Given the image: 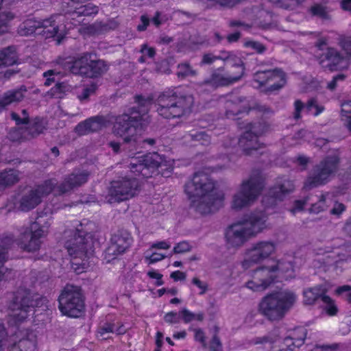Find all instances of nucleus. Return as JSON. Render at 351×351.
Listing matches in <instances>:
<instances>
[{
  "mask_svg": "<svg viewBox=\"0 0 351 351\" xmlns=\"http://www.w3.org/2000/svg\"><path fill=\"white\" fill-rule=\"evenodd\" d=\"M46 301L38 295H32L29 291H18L15 301L12 304L8 323L10 326H17L34 313V306H39Z\"/></svg>",
  "mask_w": 351,
  "mask_h": 351,
  "instance_id": "12",
  "label": "nucleus"
},
{
  "mask_svg": "<svg viewBox=\"0 0 351 351\" xmlns=\"http://www.w3.org/2000/svg\"><path fill=\"white\" fill-rule=\"evenodd\" d=\"M66 86L63 84H57L56 86L52 88L48 93L51 97H60L61 94L65 91Z\"/></svg>",
  "mask_w": 351,
  "mask_h": 351,
  "instance_id": "54",
  "label": "nucleus"
},
{
  "mask_svg": "<svg viewBox=\"0 0 351 351\" xmlns=\"http://www.w3.org/2000/svg\"><path fill=\"white\" fill-rule=\"evenodd\" d=\"M291 259V257H286L275 262L274 265L254 270L251 279L245 283L246 287L253 291H263L275 282L294 278L295 269Z\"/></svg>",
  "mask_w": 351,
  "mask_h": 351,
  "instance_id": "7",
  "label": "nucleus"
},
{
  "mask_svg": "<svg viewBox=\"0 0 351 351\" xmlns=\"http://www.w3.org/2000/svg\"><path fill=\"white\" fill-rule=\"evenodd\" d=\"M89 122L90 121L86 119V121L80 123L75 128L76 133L79 135H85L91 132Z\"/></svg>",
  "mask_w": 351,
  "mask_h": 351,
  "instance_id": "46",
  "label": "nucleus"
},
{
  "mask_svg": "<svg viewBox=\"0 0 351 351\" xmlns=\"http://www.w3.org/2000/svg\"><path fill=\"white\" fill-rule=\"evenodd\" d=\"M328 195H323L318 199L317 202L313 203L310 208V212L313 213H319L324 210L326 207V199Z\"/></svg>",
  "mask_w": 351,
  "mask_h": 351,
  "instance_id": "41",
  "label": "nucleus"
},
{
  "mask_svg": "<svg viewBox=\"0 0 351 351\" xmlns=\"http://www.w3.org/2000/svg\"><path fill=\"white\" fill-rule=\"evenodd\" d=\"M71 27V25L65 24L64 16L56 15L45 20L27 19L19 26L18 32L21 36H27L43 28L46 37H54L60 44Z\"/></svg>",
  "mask_w": 351,
  "mask_h": 351,
  "instance_id": "9",
  "label": "nucleus"
},
{
  "mask_svg": "<svg viewBox=\"0 0 351 351\" xmlns=\"http://www.w3.org/2000/svg\"><path fill=\"white\" fill-rule=\"evenodd\" d=\"M173 160H167L157 153L131 157L129 169L136 177L130 178L131 176H128L112 182L106 201L112 204L132 198L139 191L141 178H149L156 173L168 177L173 169Z\"/></svg>",
  "mask_w": 351,
  "mask_h": 351,
  "instance_id": "1",
  "label": "nucleus"
},
{
  "mask_svg": "<svg viewBox=\"0 0 351 351\" xmlns=\"http://www.w3.org/2000/svg\"><path fill=\"white\" fill-rule=\"evenodd\" d=\"M152 99L143 98L141 96L136 97V106L131 108L128 113H124L117 117L112 116L93 117L88 119L91 132H97L107 127L109 122H114L113 133L123 138L126 141H132V138L138 130H141L143 122L146 120V114L152 104Z\"/></svg>",
  "mask_w": 351,
  "mask_h": 351,
  "instance_id": "2",
  "label": "nucleus"
},
{
  "mask_svg": "<svg viewBox=\"0 0 351 351\" xmlns=\"http://www.w3.org/2000/svg\"><path fill=\"white\" fill-rule=\"evenodd\" d=\"M141 53L142 56L139 58V62H145L147 58H152L155 55V51L152 47H148L146 45H142L141 49Z\"/></svg>",
  "mask_w": 351,
  "mask_h": 351,
  "instance_id": "44",
  "label": "nucleus"
},
{
  "mask_svg": "<svg viewBox=\"0 0 351 351\" xmlns=\"http://www.w3.org/2000/svg\"><path fill=\"white\" fill-rule=\"evenodd\" d=\"M180 313H177L174 311H171L166 313L164 316L165 321L170 324H178L180 321Z\"/></svg>",
  "mask_w": 351,
  "mask_h": 351,
  "instance_id": "49",
  "label": "nucleus"
},
{
  "mask_svg": "<svg viewBox=\"0 0 351 351\" xmlns=\"http://www.w3.org/2000/svg\"><path fill=\"white\" fill-rule=\"evenodd\" d=\"M185 141L191 139L193 141L199 142L200 144L206 145L210 143V139L208 134L203 131L194 132L184 136Z\"/></svg>",
  "mask_w": 351,
  "mask_h": 351,
  "instance_id": "38",
  "label": "nucleus"
},
{
  "mask_svg": "<svg viewBox=\"0 0 351 351\" xmlns=\"http://www.w3.org/2000/svg\"><path fill=\"white\" fill-rule=\"evenodd\" d=\"M213 171V167H206L195 173L185 185L191 206L202 215L215 212L223 205L224 195L215 189V182L208 175Z\"/></svg>",
  "mask_w": 351,
  "mask_h": 351,
  "instance_id": "3",
  "label": "nucleus"
},
{
  "mask_svg": "<svg viewBox=\"0 0 351 351\" xmlns=\"http://www.w3.org/2000/svg\"><path fill=\"white\" fill-rule=\"evenodd\" d=\"M171 247V243L168 241H156L152 244L151 248L152 249H161V250H168Z\"/></svg>",
  "mask_w": 351,
  "mask_h": 351,
  "instance_id": "60",
  "label": "nucleus"
},
{
  "mask_svg": "<svg viewBox=\"0 0 351 351\" xmlns=\"http://www.w3.org/2000/svg\"><path fill=\"white\" fill-rule=\"evenodd\" d=\"M97 88L95 83H91L75 90L77 97L81 101L87 100L90 96L93 95Z\"/></svg>",
  "mask_w": 351,
  "mask_h": 351,
  "instance_id": "35",
  "label": "nucleus"
},
{
  "mask_svg": "<svg viewBox=\"0 0 351 351\" xmlns=\"http://www.w3.org/2000/svg\"><path fill=\"white\" fill-rule=\"evenodd\" d=\"M189 330H193L194 332L195 340L200 342L203 346L206 345V339L204 331L200 328H189Z\"/></svg>",
  "mask_w": 351,
  "mask_h": 351,
  "instance_id": "57",
  "label": "nucleus"
},
{
  "mask_svg": "<svg viewBox=\"0 0 351 351\" xmlns=\"http://www.w3.org/2000/svg\"><path fill=\"white\" fill-rule=\"evenodd\" d=\"M64 68L73 74L94 78L106 73L108 66L104 60H93L92 55L86 53L75 58L69 57Z\"/></svg>",
  "mask_w": 351,
  "mask_h": 351,
  "instance_id": "11",
  "label": "nucleus"
},
{
  "mask_svg": "<svg viewBox=\"0 0 351 351\" xmlns=\"http://www.w3.org/2000/svg\"><path fill=\"white\" fill-rule=\"evenodd\" d=\"M286 84L285 73L280 69L258 71L254 77L253 86L261 88L267 86V90L273 91L283 87Z\"/></svg>",
  "mask_w": 351,
  "mask_h": 351,
  "instance_id": "20",
  "label": "nucleus"
},
{
  "mask_svg": "<svg viewBox=\"0 0 351 351\" xmlns=\"http://www.w3.org/2000/svg\"><path fill=\"white\" fill-rule=\"evenodd\" d=\"M341 117L346 122L347 128L351 131V101L342 104Z\"/></svg>",
  "mask_w": 351,
  "mask_h": 351,
  "instance_id": "40",
  "label": "nucleus"
},
{
  "mask_svg": "<svg viewBox=\"0 0 351 351\" xmlns=\"http://www.w3.org/2000/svg\"><path fill=\"white\" fill-rule=\"evenodd\" d=\"M263 188L259 177L250 176L244 180L233 195L231 207L236 210L251 206L254 204Z\"/></svg>",
  "mask_w": 351,
  "mask_h": 351,
  "instance_id": "13",
  "label": "nucleus"
},
{
  "mask_svg": "<svg viewBox=\"0 0 351 351\" xmlns=\"http://www.w3.org/2000/svg\"><path fill=\"white\" fill-rule=\"evenodd\" d=\"M51 224L50 218L37 217L22 234L21 247L27 252L38 250L43 243L42 239L47 235Z\"/></svg>",
  "mask_w": 351,
  "mask_h": 351,
  "instance_id": "16",
  "label": "nucleus"
},
{
  "mask_svg": "<svg viewBox=\"0 0 351 351\" xmlns=\"http://www.w3.org/2000/svg\"><path fill=\"white\" fill-rule=\"evenodd\" d=\"M297 301L296 294L288 289L272 291L258 304V311L271 321L282 319Z\"/></svg>",
  "mask_w": 351,
  "mask_h": 351,
  "instance_id": "8",
  "label": "nucleus"
},
{
  "mask_svg": "<svg viewBox=\"0 0 351 351\" xmlns=\"http://www.w3.org/2000/svg\"><path fill=\"white\" fill-rule=\"evenodd\" d=\"M59 309L61 313L71 317H80L84 309V303L80 289L67 285L59 297Z\"/></svg>",
  "mask_w": 351,
  "mask_h": 351,
  "instance_id": "17",
  "label": "nucleus"
},
{
  "mask_svg": "<svg viewBox=\"0 0 351 351\" xmlns=\"http://www.w3.org/2000/svg\"><path fill=\"white\" fill-rule=\"evenodd\" d=\"M178 75L180 77L193 76L196 74L188 64H180L178 65Z\"/></svg>",
  "mask_w": 351,
  "mask_h": 351,
  "instance_id": "45",
  "label": "nucleus"
},
{
  "mask_svg": "<svg viewBox=\"0 0 351 351\" xmlns=\"http://www.w3.org/2000/svg\"><path fill=\"white\" fill-rule=\"evenodd\" d=\"M14 336L19 339L11 346L9 351H38L36 335L33 332L20 330Z\"/></svg>",
  "mask_w": 351,
  "mask_h": 351,
  "instance_id": "25",
  "label": "nucleus"
},
{
  "mask_svg": "<svg viewBox=\"0 0 351 351\" xmlns=\"http://www.w3.org/2000/svg\"><path fill=\"white\" fill-rule=\"evenodd\" d=\"M275 251L276 245L271 241H261L252 243L245 253L242 262L243 267L248 269L254 264L264 261Z\"/></svg>",
  "mask_w": 351,
  "mask_h": 351,
  "instance_id": "19",
  "label": "nucleus"
},
{
  "mask_svg": "<svg viewBox=\"0 0 351 351\" xmlns=\"http://www.w3.org/2000/svg\"><path fill=\"white\" fill-rule=\"evenodd\" d=\"M71 6L73 7V10L71 13L72 19H74L75 17L96 14L99 10L98 7L93 3H88L80 6H74L73 5Z\"/></svg>",
  "mask_w": 351,
  "mask_h": 351,
  "instance_id": "34",
  "label": "nucleus"
},
{
  "mask_svg": "<svg viewBox=\"0 0 351 351\" xmlns=\"http://www.w3.org/2000/svg\"><path fill=\"white\" fill-rule=\"evenodd\" d=\"M345 210V206L341 203H336L331 210L332 215H339Z\"/></svg>",
  "mask_w": 351,
  "mask_h": 351,
  "instance_id": "63",
  "label": "nucleus"
},
{
  "mask_svg": "<svg viewBox=\"0 0 351 351\" xmlns=\"http://www.w3.org/2000/svg\"><path fill=\"white\" fill-rule=\"evenodd\" d=\"M210 348L213 351H221V345L219 339L217 337H214L210 344Z\"/></svg>",
  "mask_w": 351,
  "mask_h": 351,
  "instance_id": "64",
  "label": "nucleus"
},
{
  "mask_svg": "<svg viewBox=\"0 0 351 351\" xmlns=\"http://www.w3.org/2000/svg\"><path fill=\"white\" fill-rule=\"evenodd\" d=\"M86 230L84 223L74 221L71 228L64 232L67 238L65 247L71 258V267L77 274L86 271L90 266L88 260L93 241Z\"/></svg>",
  "mask_w": 351,
  "mask_h": 351,
  "instance_id": "5",
  "label": "nucleus"
},
{
  "mask_svg": "<svg viewBox=\"0 0 351 351\" xmlns=\"http://www.w3.org/2000/svg\"><path fill=\"white\" fill-rule=\"evenodd\" d=\"M88 173L85 171H77L71 174L64 182L57 189H53L56 180H49L36 188H27L16 198L15 208L21 211H29L36 207L45 195L53 190L63 193L73 187L85 183L88 180Z\"/></svg>",
  "mask_w": 351,
  "mask_h": 351,
  "instance_id": "4",
  "label": "nucleus"
},
{
  "mask_svg": "<svg viewBox=\"0 0 351 351\" xmlns=\"http://www.w3.org/2000/svg\"><path fill=\"white\" fill-rule=\"evenodd\" d=\"M222 164L218 166L219 169L229 167L233 162H235V156L232 154H228L221 158Z\"/></svg>",
  "mask_w": 351,
  "mask_h": 351,
  "instance_id": "53",
  "label": "nucleus"
},
{
  "mask_svg": "<svg viewBox=\"0 0 351 351\" xmlns=\"http://www.w3.org/2000/svg\"><path fill=\"white\" fill-rule=\"evenodd\" d=\"M297 332L300 335L299 338L287 337L274 342L265 339L264 348L271 349V351H295L296 348L300 347L304 343L306 337L305 329L300 328Z\"/></svg>",
  "mask_w": 351,
  "mask_h": 351,
  "instance_id": "22",
  "label": "nucleus"
},
{
  "mask_svg": "<svg viewBox=\"0 0 351 351\" xmlns=\"http://www.w3.org/2000/svg\"><path fill=\"white\" fill-rule=\"evenodd\" d=\"M21 179V173L16 169H8L0 173V191L17 183Z\"/></svg>",
  "mask_w": 351,
  "mask_h": 351,
  "instance_id": "32",
  "label": "nucleus"
},
{
  "mask_svg": "<svg viewBox=\"0 0 351 351\" xmlns=\"http://www.w3.org/2000/svg\"><path fill=\"white\" fill-rule=\"evenodd\" d=\"M326 291L322 286H316L306 289L303 291L304 303L306 305H313L318 298L325 295Z\"/></svg>",
  "mask_w": 351,
  "mask_h": 351,
  "instance_id": "33",
  "label": "nucleus"
},
{
  "mask_svg": "<svg viewBox=\"0 0 351 351\" xmlns=\"http://www.w3.org/2000/svg\"><path fill=\"white\" fill-rule=\"evenodd\" d=\"M269 228L266 211L256 210L230 225L226 231V239L229 246L239 247Z\"/></svg>",
  "mask_w": 351,
  "mask_h": 351,
  "instance_id": "6",
  "label": "nucleus"
},
{
  "mask_svg": "<svg viewBox=\"0 0 351 351\" xmlns=\"http://www.w3.org/2000/svg\"><path fill=\"white\" fill-rule=\"evenodd\" d=\"M12 119L16 121L17 125L21 123H27L28 114L25 110L22 111V117H20L16 113L12 112L11 114Z\"/></svg>",
  "mask_w": 351,
  "mask_h": 351,
  "instance_id": "55",
  "label": "nucleus"
},
{
  "mask_svg": "<svg viewBox=\"0 0 351 351\" xmlns=\"http://www.w3.org/2000/svg\"><path fill=\"white\" fill-rule=\"evenodd\" d=\"M323 302V309L329 316H334L338 312V308L335 302L328 295H323L322 297Z\"/></svg>",
  "mask_w": 351,
  "mask_h": 351,
  "instance_id": "37",
  "label": "nucleus"
},
{
  "mask_svg": "<svg viewBox=\"0 0 351 351\" xmlns=\"http://www.w3.org/2000/svg\"><path fill=\"white\" fill-rule=\"evenodd\" d=\"M267 130V126L265 124L248 123L245 132L239 140L228 138L224 140L223 147L228 151L238 144L245 154H251L253 150H257L261 147L258 136L265 134Z\"/></svg>",
  "mask_w": 351,
  "mask_h": 351,
  "instance_id": "15",
  "label": "nucleus"
},
{
  "mask_svg": "<svg viewBox=\"0 0 351 351\" xmlns=\"http://www.w3.org/2000/svg\"><path fill=\"white\" fill-rule=\"evenodd\" d=\"M230 65L227 72L223 69L215 71L210 80H206L202 84L206 90L213 89L219 86H226L238 81L244 74V66L242 60L237 56H232L227 61Z\"/></svg>",
  "mask_w": 351,
  "mask_h": 351,
  "instance_id": "14",
  "label": "nucleus"
},
{
  "mask_svg": "<svg viewBox=\"0 0 351 351\" xmlns=\"http://www.w3.org/2000/svg\"><path fill=\"white\" fill-rule=\"evenodd\" d=\"M147 275L149 278L156 280V285L157 286L163 285V281L162 280V275L157 271L154 269L150 270L147 272Z\"/></svg>",
  "mask_w": 351,
  "mask_h": 351,
  "instance_id": "59",
  "label": "nucleus"
},
{
  "mask_svg": "<svg viewBox=\"0 0 351 351\" xmlns=\"http://www.w3.org/2000/svg\"><path fill=\"white\" fill-rule=\"evenodd\" d=\"M243 46L258 53H262L265 51V47L261 43L252 40H245Z\"/></svg>",
  "mask_w": 351,
  "mask_h": 351,
  "instance_id": "42",
  "label": "nucleus"
},
{
  "mask_svg": "<svg viewBox=\"0 0 351 351\" xmlns=\"http://www.w3.org/2000/svg\"><path fill=\"white\" fill-rule=\"evenodd\" d=\"M232 56H236L234 53L223 51L219 56H214L212 53H207L204 55L201 64H210L217 60H222L223 61H228L230 60Z\"/></svg>",
  "mask_w": 351,
  "mask_h": 351,
  "instance_id": "36",
  "label": "nucleus"
},
{
  "mask_svg": "<svg viewBox=\"0 0 351 351\" xmlns=\"http://www.w3.org/2000/svg\"><path fill=\"white\" fill-rule=\"evenodd\" d=\"M339 45L342 49L347 53L349 59L351 60V38L342 37L339 40Z\"/></svg>",
  "mask_w": 351,
  "mask_h": 351,
  "instance_id": "50",
  "label": "nucleus"
},
{
  "mask_svg": "<svg viewBox=\"0 0 351 351\" xmlns=\"http://www.w3.org/2000/svg\"><path fill=\"white\" fill-rule=\"evenodd\" d=\"M306 204L307 199L296 200L294 202L293 208H291L289 210L293 215H295L296 213L302 211L303 210L304 206Z\"/></svg>",
  "mask_w": 351,
  "mask_h": 351,
  "instance_id": "56",
  "label": "nucleus"
},
{
  "mask_svg": "<svg viewBox=\"0 0 351 351\" xmlns=\"http://www.w3.org/2000/svg\"><path fill=\"white\" fill-rule=\"evenodd\" d=\"M45 129L43 121L37 120L25 128L12 130L8 134L12 141H21L31 139L41 134Z\"/></svg>",
  "mask_w": 351,
  "mask_h": 351,
  "instance_id": "24",
  "label": "nucleus"
},
{
  "mask_svg": "<svg viewBox=\"0 0 351 351\" xmlns=\"http://www.w3.org/2000/svg\"><path fill=\"white\" fill-rule=\"evenodd\" d=\"M132 238L128 232L114 234L111 239V243L104 254V260L110 263L118 256L123 254L132 245Z\"/></svg>",
  "mask_w": 351,
  "mask_h": 351,
  "instance_id": "21",
  "label": "nucleus"
},
{
  "mask_svg": "<svg viewBox=\"0 0 351 351\" xmlns=\"http://www.w3.org/2000/svg\"><path fill=\"white\" fill-rule=\"evenodd\" d=\"M191 249V244L187 241H182L177 243L173 247L175 254H182L189 252Z\"/></svg>",
  "mask_w": 351,
  "mask_h": 351,
  "instance_id": "47",
  "label": "nucleus"
},
{
  "mask_svg": "<svg viewBox=\"0 0 351 351\" xmlns=\"http://www.w3.org/2000/svg\"><path fill=\"white\" fill-rule=\"evenodd\" d=\"M337 295H343L346 299L351 302V287L349 285H343L339 287L336 290Z\"/></svg>",
  "mask_w": 351,
  "mask_h": 351,
  "instance_id": "52",
  "label": "nucleus"
},
{
  "mask_svg": "<svg viewBox=\"0 0 351 351\" xmlns=\"http://www.w3.org/2000/svg\"><path fill=\"white\" fill-rule=\"evenodd\" d=\"M8 66H1L0 67V79H9L16 72L13 69H7Z\"/></svg>",
  "mask_w": 351,
  "mask_h": 351,
  "instance_id": "58",
  "label": "nucleus"
},
{
  "mask_svg": "<svg viewBox=\"0 0 351 351\" xmlns=\"http://www.w3.org/2000/svg\"><path fill=\"white\" fill-rule=\"evenodd\" d=\"M26 92L24 86L16 90H8L4 94L0 95V112L3 110L8 106L21 101Z\"/></svg>",
  "mask_w": 351,
  "mask_h": 351,
  "instance_id": "29",
  "label": "nucleus"
},
{
  "mask_svg": "<svg viewBox=\"0 0 351 351\" xmlns=\"http://www.w3.org/2000/svg\"><path fill=\"white\" fill-rule=\"evenodd\" d=\"M324 110V107L318 103L315 99H311L304 105L300 100L294 102L293 117L298 120L301 118V112H306L315 117L319 115Z\"/></svg>",
  "mask_w": 351,
  "mask_h": 351,
  "instance_id": "28",
  "label": "nucleus"
},
{
  "mask_svg": "<svg viewBox=\"0 0 351 351\" xmlns=\"http://www.w3.org/2000/svg\"><path fill=\"white\" fill-rule=\"evenodd\" d=\"M294 189L293 183L287 179H280L277 181V184L269 191V196L271 199V202H269L267 197H265L263 199V203L268 206V204H274L277 200H281L282 197L287 193L292 192Z\"/></svg>",
  "mask_w": 351,
  "mask_h": 351,
  "instance_id": "27",
  "label": "nucleus"
},
{
  "mask_svg": "<svg viewBox=\"0 0 351 351\" xmlns=\"http://www.w3.org/2000/svg\"><path fill=\"white\" fill-rule=\"evenodd\" d=\"M165 258V255H164L161 253L153 252L150 255L147 254L145 256V262L148 265H151V264L155 263L156 262H158L160 261H162Z\"/></svg>",
  "mask_w": 351,
  "mask_h": 351,
  "instance_id": "51",
  "label": "nucleus"
},
{
  "mask_svg": "<svg viewBox=\"0 0 351 351\" xmlns=\"http://www.w3.org/2000/svg\"><path fill=\"white\" fill-rule=\"evenodd\" d=\"M338 161V154L336 152L326 157L315 168L313 175L308 177L304 186L313 187L328 182L337 169Z\"/></svg>",
  "mask_w": 351,
  "mask_h": 351,
  "instance_id": "18",
  "label": "nucleus"
},
{
  "mask_svg": "<svg viewBox=\"0 0 351 351\" xmlns=\"http://www.w3.org/2000/svg\"><path fill=\"white\" fill-rule=\"evenodd\" d=\"M247 101L237 93L227 95L225 104L226 117L234 119L236 115L247 112Z\"/></svg>",
  "mask_w": 351,
  "mask_h": 351,
  "instance_id": "26",
  "label": "nucleus"
},
{
  "mask_svg": "<svg viewBox=\"0 0 351 351\" xmlns=\"http://www.w3.org/2000/svg\"><path fill=\"white\" fill-rule=\"evenodd\" d=\"M192 283L199 289V295L205 294L208 289V284L206 282L202 281L197 277H194L192 279Z\"/></svg>",
  "mask_w": 351,
  "mask_h": 351,
  "instance_id": "48",
  "label": "nucleus"
},
{
  "mask_svg": "<svg viewBox=\"0 0 351 351\" xmlns=\"http://www.w3.org/2000/svg\"><path fill=\"white\" fill-rule=\"evenodd\" d=\"M193 98L191 95L178 97L169 92L160 94L156 101V111L165 119L178 118L191 112Z\"/></svg>",
  "mask_w": 351,
  "mask_h": 351,
  "instance_id": "10",
  "label": "nucleus"
},
{
  "mask_svg": "<svg viewBox=\"0 0 351 351\" xmlns=\"http://www.w3.org/2000/svg\"><path fill=\"white\" fill-rule=\"evenodd\" d=\"M319 63L322 68L331 71L342 70L348 66V59L341 56L333 48H328L326 52L319 58Z\"/></svg>",
  "mask_w": 351,
  "mask_h": 351,
  "instance_id": "23",
  "label": "nucleus"
},
{
  "mask_svg": "<svg viewBox=\"0 0 351 351\" xmlns=\"http://www.w3.org/2000/svg\"><path fill=\"white\" fill-rule=\"evenodd\" d=\"M311 12L314 15L324 16L326 14L325 8L320 5H315L311 8Z\"/></svg>",
  "mask_w": 351,
  "mask_h": 351,
  "instance_id": "61",
  "label": "nucleus"
},
{
  "mask_svg": "<svg viewBox=\"0 0 351 351\" xmlns=\"http://www.w3.org/2000/svg\"><path fill=\"white\" fill-rule=\"evenodd\" d=\"M12 242V238L5 237L2 241L1 243L3 245L1 246L0 248V263L5 261L7 259V249L11 245Z\"/></svg>",
  "mask_w": 351,
  "mask_h": 351,
  "instance_id": "43",
  "label": "nucleus"
},
{
  "mask_svg": "<svg viewBox=\"0 0 351 351\" xmlns=\"http://www.w3.org/2000/svg\"><path fill=\"white\" fill-rule=\"evenodd\" d=\"M68 58L64 59H60L58 62V68L49 70L43 73V77L45 78V85L51 86L56 80L64 76L67 73L70 72L64 68V64Z\"/></svg>",
  "mask_w": 351,
  "mask_h": 351,
  "instance_id": "31",
  "label": "nucleus"
},
{
  "mask_svg": "<svg viewBox=\"0 0 351 351\" xmlns=\"http://www.w3.org/2000/svg\"><path fill=\"white\" fill-rule=\"evenodd\" d=\"M180 315L183 322L186 324L192 321H202L204 319V314L202 313H194L186 308L180 311Z\"/></svg>",
  "mask_w": 351,
  "mask_h": 351,
  "instance_id": "39",
  "label": "nucleus"
},
{
  "mask_svg": "<svg viewBox=\"0 0 351 351\" xmlns=\"http://www.w3.org/2000/svg\"><path fill=\"white\" fill-rule=\"evenodd\" d=\"M171 278L175 281L184 280H185L186 275L185 273L180 271H176L171 274Z\"/></svg>",
  "mask_w": 351,
  "mask_h": 351,
  "instance_id": "62",
  "label": "nucleus"
},
{
  "mask_svg": "<svg viewBox=\"0 0 351 351\" xmlns=\"http://www.w3.org/2000/svg\"><path fill=\"white\" fill-rule=\"evenodd\" d=\"M126 332L124 324L120 322H106L101 325L97 331V337L101 339L108 338L106 335L109 333H115L117 335H123Z\"/></svg>",
  "mask_w": 351,
  "mask_h": 351,
  "instance_id": "30",
  "label": "nucleus"
}]
</instances>
